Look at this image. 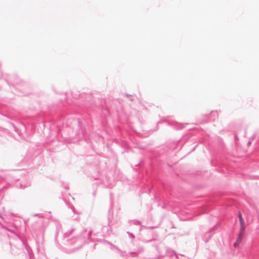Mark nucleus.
Here are the masks:
<instances>
[{"mask_svg":"<svg viewBox=\"0 0 259 259\" xmlns=\"http://www.w3.org/2000/svg\"><path fill=\"white\" fill-rule=\"evenodd\" d=\"M238 217L239 219V221L240 223V227H245V223L244 222V220L243 219V218L242 217L241 213L240 212H239Z\"/></svg>","mask_w":259,"mask_h":259,"instance_id":"2","label":"nucleus"},{"mask_svg":"<svg viewBox=\"0 0 259 259\" xmlns=\"http://www.w3.org/2000/svg\"><path fill=\"white\" fill-rule=\"evenodd\" d=\"M241 242V241H238V240L237 239L236 242L234 244V247H237L239 245V244H240V243Z\"/></svg>","mask_w":259,"mask_h":259,"instance_id":"3","label":"nucleus"},{"mask_svg":"<svg viewBox=\"0 0 259 259\" xmlns=\"http://www.w3.org/2000/svg\"><path fill=\"white\" fill-rule=\"evenodd\" d=\"M245 229V227H240V233L237 239L238 240V241H241L244 234Z\"/></svg>","mask_w":259,"mask_h":259,"instance_id":"1","label":"nucleus"}]
</instances>
